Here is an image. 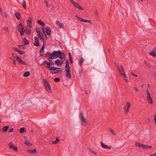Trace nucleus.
I'll return each instance as SVG.
<instances>
[{
	"instance_id": "54",
	"label": "nucleus",
	"mask_w": 156,
	"mask_h": 156,
	"mask_svg": "<svg viewBox=\"0 0 156 156\" xmlns=\"http://www.w3.org/2000/svg\"><path fill=\"white\" fill-rule=\"evenodd\" d=\"M14 51H16L17 52H18V51H19V50L18 48H14Z\"/></svg>"
},
{
	"instance_id": "50",
	"label": "nucleus",
	"mask_w": 156,
	"mask_h": 156,
	"mask_svg": "<svg viewBox=\"0 0 156 156\" xmlns=\"http://www.w3.org/2000/svg\"><path fill=\"white\" fill-rule=\"evenodd\" d=\"M131 75H132V76H135V77H137V75H136V74H135V73H131Z\"/></svg>"
},
{
	"instance_id": "22",
	"label": "nucleus",
	"mask_w": 156,
	"mask_h": 156,
	"mask_svg": "<svg viewBox=\"0 0 156 156\" xmlns=\"http://www.w3.org/2000/svg\"><path fill=\"white\" fill-rule=\"evenodd\" d=\"M18 30V31H23L24 30V28L23 27V25L22 23H20L17 27Z\"/></svg>"
},
{
	"instance_id": "16",
	"label": "nucleus",
	"mask_w": 156,
	"mask_h": 156,
	"mask_svg": "<svg viewBox=\"0 0 156 156\" xmlns=\"http://www.w3.org/2000/svg\"><path fill=\"white\" fill-rule=\"evenodd\" d=\"M149 54L152 57H156V47L151 51Z\"/></svg>"
},
{
	"instance_id": "17",
	"label": "nucleus",
	"mask_w": 156,
	"mask_h": 156,
	"mask_svg": "<svg viewBox=\"0 0 156 156\" xmlns=\"http://www.w3.org/2000/svg\"><path fill=\"white\" fill-rule=\"evenodd\" d=\"M16 58L20 63L22 65H24L26 66L27 65L26 63L25 62L22 60L20 57L16 55Z\"/></svg>"
},
{
	"instance_id": "58",
	"label": "nucleus",
	"mask_w": 156,
	"mask_h": 156,
	"mask_svg": "<svg viewBox=\"0 0 156 156\" xmlns=\"http://www.w3.org/2000/svg\"><path fill=\"white\" fill-rule=\"evenodd\" d=\"M91 153L94 154H97L96 152H95L92 151H91Z\"/></svg>"
},
{
	"instance_id": "48",
	"label": "nucleus",
	"mask_w": 156,
	"mask_h": 156,
	"mask_svg": "<svg viewBox=\"0 0 156 156\" xmlns=\"http://www.w3.org/2000/svg\"><path fill=\"white\" fill-rule=\"evenodd\" d=\"M154 120L155 122V123L156 124V114H155L154 115Z\"/></svg>"
},
{
	"instance_id": "40",
	"label": "nucleus",
	"mask_w": 156,
	"mask_h": 156,
	"mask_svg": "<svg viewBox=\"0 0 156 156\" xmlns=\"http://www.w3.org/2000/svg\"><path fill=\"white\" fill-rule=\"evenodd\" d=\"M59 141V140L58 138H56V140L52 142L53 144H57Z\"/></svg>"
},
{
	"instance_id": "55",
	"label": "nucleus",
	"mask_w": 156,
	"mask_h": 156,
	"mask_svg": "<svg viewBox=\"0 0 156 156\" xmlns=\"http://www.w3.org/2000/svg\"><path fill=\"white\" fill-rule=\"evenodd\" d=\"M149 156H156V153L154 154H150Z\"/></svg>"
},
{
	"instance_id": "42",
	"label": "nucleus",
	"mask_w": 156,
	"mask_h": 156,
	"mask_svg": "<svg viewBox=\"0 0 156 156\" xmlns=\"http://www.w3.org/2000/svg\"><path fill=\"white\" fill-rule=\"evenodd\" d=\"M48 60L49 61V63L50 64V66H51V65L54 66V63L52 61V60L50 59V57L49 58Z\"/></svg>"
},
{
	"instance_id": "64",
	"label": "nucleus",
	"mask_w": 156,
	"mask_h": 156,
	"mask_svg": "<svg viewBox=\"0 0 156 156\" xmlns=\"http://www.w3.org/2000/svg\"><path fill=\"white\" fill-rule=\"evenodd\" d=\"M154 76H155V77H156V74H155L154 75Z\"/></svg>"
},
{
	"instance_id": "39",
	"label": "nucleus",
	"mask_w": 156,
	"mask_h": 156,
	"mask_svg": "<svg viewBox=\"0 0 156 156\" xmlns=\"http://www.w3.org/2000/svg\"><path fill=\"white\" fill-rule=\"evenodd\" d=\"M38 36L40 40L44 41V38L41 36V32L38 34Z\"/></svg>"
},
{
	"instance_id": "47",
	"label": "nucleus",
	"mask_w": 156,
	"mask_h": 156,
	"mask_svg": "<svg viewBox=\"0 0 156 156\" xmlns=\"http://www.w3.org/2000/svg\"><path fill=\"white\" fill-rule=\"evenodd\" d=\"M18 52L21 55H23L24 53V52L23 51H21L20 50H19V51H18Z\"/></svg>"
},
{
	"instance_id": "12",
	"label": "nucleus",
	"mask_w": 156,
	"mask_h": 156,
	"mask_svg": "<svg viewBox=\"0 0 156 156\" xmlns=\"http://www.w3.org/2000/svg\"><path fill=\"white\" fill-rule=\"evenodd\" d=\"M56 68H57L55 69H52V70H50L51 71V72L53 74H56L58 73V72L59 73H62V70L61 68H58L56 67Z\"/></svg>"
},
{
	"instance_id": "32",
	"label": "nucleus",
	"mask_w": 156,
	"mask_h": 156,
	"mask_svg": "<svg viewBox=\"0 0 156 156\" xmlns=\"http://www.w3.org/2000/svg\"><path fill=\"white\" fill-rule=\"evenodd\" d=\"M30 73L29 71H27L25 72L23 75V76L25 77H27L30 75Z\"/></svg>"
},
{
	"instance_id": "43",
	"label": "nucleus",
	"mask_w": 156,
	"mask_h": 156,
	"mask_svg": "<svg viewBox=\"0 0 156 156\" xmlns=\"http://www.w3.org/2000/svg\"><path fill=\"white\" fill-rule=\"evenodd\" d=\"M55 82H58L60 81V79L59 78H56L54 79Z\"/></svg>"
},
{
	"instance_id": "46",
	"label": "nucleus",
	"mask_w": 156,
	"mask_h": 156,
	"mask_svg": "<svg viewBox=\"0 0 156 156\" xmlns=\"http://www.w3.org/2000/svg\"><path fill=\"white\" fill-rule=\"evenodd\" d=\"M3 29L5 31L9 32V30L8 28L7 27H4L3 28Z\"/></svg>"
},
{
	"instance_id": "41",
	"label": "nucleus",
	"mask_w": 156,
	"mask_h": 156,
	"mask_svg": "<svg viewBox=\"0 0 156 156\" xmlns=\"http://www.w3.org/2000/svg\"><path fill=\"white\" fill-rule=\"evenodd\" d=\"M25 144L28 146H30L32 145V144L30 143L29 141L26 140L24 143Z\"/></svg>"
},
{
	"instance_id": "25",
	"label": "nucleus",
	"mask_w": 156,
	"mask_h": 156,
	"mask_svg": "<svg viewBox=\"0 0 156 156\" xmlns=\"http://www.w3.org/2000/svg\"><path fill=\"white\" fill-rule=\"evenodd\" d=\"M37 23L40 25L42 26V27H43L45 26L44 23L42 22L41 20H37Z\"/></svg>"
},
{
	"instance_id": "18",
	"label": "nucleus",
	"mask_w": 156,
	"mask_h": 156,
	"mask_svg": "<svg viewBox=\"0 0 156 156\" xmlns=\"http://www.w3.org/2000/svg\"><path fill=\"white\" fill-rule=\"evenodd\" d=\"M43 43L42 45V46L41 47V50L40 51V55L41 56H43L44 53V49L45 48V44L44 41H43Z\"/></svg>"
},
{
	"instance_id": "38",
	"label": "nucleus",
	"mask_w": 156,
	"mask_h": 156,
	"mask_svg": "<svg viewBox=\"0 0 156 156\" xmlns=\"http://www.w3.org/2000/svg\"><path fill=\"white\" fill-rule=\"evenodd\" d=\"M44 2L46 4L47 8H49L51 6V4H49L47 1H45Z\"/></svg>"
},
{
	"instance_id": "51",
	"label": "nucleus",
	"mask_w": 156,
	"mask_h": 156,
	"mask_svg": "<svg viewBox=\"0 0 156 156\" xmlns=\"http://www.w3.org/2000/svg\"><path fill=\"white\" fill-rule=\"evenodd\" d=\"M55 8L54 6H52V7L51 9L53 11H55Z\"/></svg>"
},
{
	"instance_id": "2",
	"label": "nucleus",
	"mask_w": 156,
	"mask_h": 156,
	"mask_svg": "<svg viewBox=\"0 0 156 156\" xmlns=\"http://www.w3.org/2000/svg\"><path fill=\"white\" fill-rule=\"evenodd\" d=\"M42 82L46 90L49 93H51L52 90L48 81L46 79H43Z\"/></svg>"
},
{
	"instance_id": "31",
	"label": "nucleus",
	"mask_w": 156,
	"mask_h": 156,
	"mask_svg": "<svg viewBox=\"0 0 156 156\" xmlns=\"http://www.w3.org/2000/svg\"><path fill=\"white\" fill-rule=\"evenodd\" d=\"M23 44L25 45H28L29 44V41L26 39V38L25 37H24L23 38Z\"/></svg>"
},
{
	"instance_id": "56",
	"label": "nucleus",
	"mask_w": 156,
	"mask_h": 156,
	"mask_svg": "<svg viewBox=\"0 0 156 156\" xmlns=\"http://www.w3.org/2000/svg\"><path fill=\"white\" fill-rule=\"evenodd\" d=\"M94 13L95 14L96 16H97L98 15V12L97 10H96L94 12Z\"/></svg>"
},
{
	"instance_id": "34",
	"label": "nucleus",
	"mask_w": 156,
	"mask_h": 156,
	"mask_svg": "<svg viewBox=\"0 0 156 156\" xmlns=\"http://www.w3.org/2000/svg\"><path fill=\"white\" fill-rule=\"evenodd\" d=\"M8 128H9V127L8 126H4L3 127L2 130V132H4L7 131L8 130Z\"/></svg>"
},
{
	"instance_id": "11",
	"label": "nucleus",
	"mask_w": 156,
	"mask_h": 156,
	"mask_svg": "<svg viewBox=\"0 0 156 156\" xmlns=\"http://www.w3.org/2000/svg\"><path fill=\"white\" fill-rule=\"evenodd\" d=\"M44 63H46L47 66H46V67L49 70H52V69H55L57 68L55 67H51L50 66V64L49 62H48L46 61H44L42 64H41V65H43Z\"/></svg>"
},
{
	"instance_id": "7",
	"label": "nucleus",
	"mask_w": 156,
	"mask_h": 156,
	"mask_svg": "<svg viewBox=\"0 0 156 156\" xmlns=\"http://www.w3.org/2000/svg\"><path fill=\"white\" fill-rule=\"evenodd\" d=\"M131 106V104L130 102H126V105L123 108L124 112L125 114L126 115L128 113Z\"/></svg>"
},
{
	"instance_id": "27",
	"label": "nucleus",
	"mask_w": 156,
	"mask_h": 156,
	"mask_svg": "<svg viewBox=\"0 0 156 156\" xmlns=\"http://www.w3.org/2000/svg\"><path fill=\"white\" fill-rule=\"evenodd\" d=\"M144 62L146 66H147V67L148 68H149L151 67V65L150 63L147 62L145 60H144Z\"/></svg>"
},
{
	"instance_id": "23",
	"label": "nucleus",
	"mask_w": 156,
	"mask_h": 156,
	"mask_svg": "<svg viewBox=\"0 0 156 156\" xmlns=\"http://www.w3.org/2000/svg\"><path fill=\"white\" fill-rule=\"evenodd\" d=\"M101 147L105 149H111V147L109 146H108L107 145H105L103 143L102 141H101Z\"/></svg>"
},
{
	"instance_id": "62",
	"label": "nucleus",
	"mask_w": 156,
	"mask_h": 156,
	"mask_svg": "<svg viewBox=\"0 0 156 156\" xmlns=\"http://www.w3.org/2000/svg\"><path fill=\"white\" fill-rule=\"evenodd\" d=\"M147 119H148V120L149 121H150V119L149 118H148Z\"/></svg>"
},
{
	"instance_id": "6",
	"label": "nucleus",
	"mask_w": 156,
	"mask_h": 156,
	"mask_svg": "<svg viewBox=\"0 0 156 156\" xmlns=\"http://www.w3.org/2000/svg\"><path fill=\"white\" fill-rule=\"evenodd\" d=\"M79 117L80 121L82 122L83 126H86L87 124V122L86 119L83 116V113L82 112H80V113Z\"/></svg>"
},
{
	"instance_id": "13",
	"label": "nucleus",
	"mask_w": 156,
	"mask_h": 156,
	"mask_svg": "<svg viewBox=\"0 0 156 156\" xmlns=\"http://www.w3.org/2000/svg\"><path fill=\"white\" fill-rule=\"evenodd\" d=\"M9 148L10 149H12L15 151H17V147L14 144H12V142H10L9 144Z\"/></svg>"
},
{
	"instance_id": "30",
	"label": "nucleus",
	"mask_w": 156,
	"mask_h": 156,
	"mask_svg": "<svg viewBox=\"0 0 156 156\" xmlns=\"http://www.w3.org/2000/svg\"><path fill=\"white\" fill-rule=\"evenodd\" d=\"M21 5H22V7L24 9H27V6H26V2L25 0H23L22 3Z\"/></svg>"
},
{
	"instance_id": "3",
	"label": "nucleus",
	"mask_w": 156,
	"mask_h": 156,
	"mask_svg": "<svg viewBox=\"0 0 156 156\" xmlns=\"http://www.w3.org/2000/svg\"><path fill=\"white\" fill-rule=\"evenodd\" d=\"M65 68L67 69L65 70V71L66 72V76L69 78L70 79H71V76L70 70V67L69 65V61L68 59H67L66 61Z\"/></svg>"
},
{
	"instance_id": "37",
	"label": "nucleus",
	"mask_w": 156,
	"mask_h": 156,
	"mask_svg": "<svg viewBox=\"0 0 156 156\" xmlns=\"http://www.w3.org/2000/svg\"><path fill=\"white\" fill-rule=\"evenodd\" d=\"M69 58L70 62V63L72 64L73 63V61L72 56L70 53H69Z\"/></svg>"
},
{
	"instance_id": "15",
	"label": "nucleus",
	"mask_w": 156,
	"mask_h": 156,
	"mask_svg": "<svg viewBox=\"0 0 156 156\" xmlns=\"http://www.w3.org/2000/svg\"><path fill=\"white\" fill-rule=\"evenodd\" d=\"M118 68L121 76H122L123 75L125 74L124 68L122 66H121L120 67L118 66Z\"/></svg>"
},
{
	"instance_id": "24",
	"label": "nucleus",
	"mask_w": 156,
	"mask_h": 156,
	"mask_svg": "<svg viewBox=\"0 0 156 156\" xmlns=\"http://www.w3.org/2000/svg\"><path fill=\"white\" fill-rule=\"evenodd\" d=\"M79 64L80 66H81L83 64V63L84 61V59L82 57H81L80 58H79Z\"/></svg>"
},
{
	"instance_id": "26",
	"label": "nucleus",
	"mask_w": 156,
	"mask_h": 156,
	"mask_svg": "<svg viewBox=\"0 0 156 156\" xmlns=\"http://www.w3.org/2000/svg\"><path fill=\"white\" fill-rule=\"evenodd\" d=\"M27 151L28 153L31 154H33L35 153L36 152V149H34L33 150H30L28 149L27 150Z\"/></svg>"
},
{
	"instance_id": "21",
	"label": "nucleus",
	"mask_w": 156,
	"mask_h": 156,
	"mask_svg": "<svg viewBox=\"0 0 156 156\" xmlns=\"http://www.w3.org/2000/svg\"><path fill=\"white\" fill-rule=\"evenodd\" d=\"M55 63L56 65L59 66H61L63 62L62 61L57 59L55 62Z\"/></svg>"
},
{
	"instance_id": "63",
	"label": "nucleus",
	"mask_w": 156,
	"mask_h": 156,
	"mask_svg": "<svg viewBox=\"0 0 156 156\" xmlns=\"http://www.w3.org/2000/svg\"><path fill=\"white\" fill-rule=\"evenodd\" d=\"M1 11H2V9H1V8L0 7V12H1Z\"/></svg>"
},
{
	"instance_id": "45",
	"label": "nucleus",
	"mask_w": 156,
	"mask_h": 156,
	"mask_svg": "<svg viewBox=\"0 0 156 156\" xmlns=\"http://www.w3.org/2000/svg\"><path fill=\"white\" fill-rule=\"evenodd\" d=\"M20 34V35H21V36H23L24 34V33H25V32H24V30H23V31H19Z\"/></svg>"
},
{
	"instance_id": "29",
	"label": "nucleus",
	"mask_w": 156,
	"mask_h": 156,
	"mask_svg": "<svg viewBox=\"0 0 156 156\" xmlns=\"http://www.w3.org/2000/svg\"><path fill=\"white\" fill-rule=\"evenodd\" d=\"M15 16L16 17L17 20H19L21 17V15L20 13L19 12H16L15 13Z\"/></svg>"
},
{
	"instance_id": "52",
	"label": "nucleus",
	"mask_w": 156,
	"mask_h": 156,
	"mask_svg": "<svg viewBox=\"0 0 156 156\" xmlns=\"http://www.w3.org/2000/svg\"><path fill=\"white\" fill-rule=\"evenodd\" d=\"M11 59L13 61V64L14 65H16V61L12 59Z\"/></svg>"
},
{
	"instance_id": "10",
	"label": "nucleus",
	"mask_w": 156,
	"mask_h": 156,
	"mask_svg": "<svg viewBox=\"0 0 156 156\" xmlns=\"http://www.w3.org/2000/svg\"><path fill=\"white\" fill-rule=\"evenodd\" d=\"M75 16L76 17H77L78 19L81 22H85V23H88L90 24H92V22L90 20H87L86 19H83L82 18L78 16L77 15H76Z\"/></svg>"
},
{
	"instance_id": "19",
	"label": "nucleus",
	"mask_w": 156,
	"mask_h": 156,
	"mask_svg": "<svg viewBox=\"0 0 156 156\" xmlns=\"http://www.w3.org/2000/svg\"><path fill=\"white\" fill-rule=\"evenodd\" d=\"M55 23L56 25L59 28L62 29L63 28L64 26L63 23H60L58 20H57Z\"/></svg>"
},
{
	"instance_id": "61",
	"label": "nucleus",
	"mask_w": 156,
	"mask_h": 156,
	"mask_svg": "<svg viewBox=\"0 0 156 156\" xmlns=\"http://www.w3.org/2000/svg\"><path fill=\"white\" fill-rule=\"evenodd\" d=\"M147 86H148V87H150V85H149V84H147Z\"/></svg>"
},
{
	"instance_id": "33",
	"label": "nucleus",
	"mask_w": 156,
	"mask_h": 156,
	"mask_svg": "<svg viewBox=\"0 0 156 156\" xmlns=\"http://www.w3.org/2000/svg\"><path fill=\"white\" fill-rule=\"evenodd\" d=\"M122 76H123L124 79L126 82H129V80L128 79V77L125 73V74L123 75Z\"/></svg>"
},
{
	"instance_id": "1",
	"label": "nucleus",
	"mask_w": 156,
	"mask_h": 156,
	"mask_svg": "<svg viewBox=\"0 0 156 156\" xmlns=\"http://www.w3.org/2000/svg\"><path fill=\"white\" fill-rule=\"evenodd\" d=\"M50 58L51 60L59 58L62 61L65 60V55L64 52H62L60 51H54L50 54Z\"/></svg>"
},
{
	"instance_id": "60",
	"label": "nucleus",
	"mask_w": 156,
	"mask_h": 156,
	"mask_svg": "<svg viewBox=\"0 0 156 156\" xmlns=\"http://www.w3.org/2000/svg\"><path fill=\"white\" fill-rule=\"evenodd\" d=\"M3 16L5 18H6L7 17V15L6 14H5Z\"/></svg>"
},
{
	"instance_id": "20",
	"label": "nucleus",
	"mask_w": 156,
	"mask_h": 156,
	"mask_svg": "<svg viewBox=\"0 0 156 156\" xmlns=\"http://www.w3.org/2000/svg\"><path fill=\"white\" fill-rule=\"evenodd\" d=\"M34 45L37 47L39 46L40 43L38 38L36 37H34V41L33 42Z\"/></svg>"
},
{
	"instance_id": "9",
	"label": "nucleus",
	"mask_w": 156,
	"mask_h": 156,
	"mask_svg": "<svg viewBox=\"0 0 156 156\" xmlns=\"http://www.w3.org/2000/svg\"><path fill=\"white\" fill-rule=\"evenodd\" d=\"M72 5L75 8L80 10H83L84 9L78 3L76 2L73 0H69Z\"/></svg>"
},
{
	"instance_id": "14",
	"label": "nucleus",
	"mask_w": 156,
	"mask_h": 156,
	"mask_svg": "<svg viewBox=\"0 0 156 156\" xmlns=\"http://www.w3.org/2000/svg\"><path fill=\"white\" fill-rule=\"evenodd\" d=\"M32 20L31 17H29L28 19L27 20V26L30 28H31L32 26Z\"/></svg>"
},
{
	"instance_id": "44",
	"label": "nucleus",
	"mask_w": 156,
	"mask_h": 156,
	"mask_svg": "<svg viewBox=\"0 0 156 156\" xmlns=\"http://www.w3.org/2000/svg\"><path fill=\"white\" fill-rule=\"evenodd\" d=\"M36 30L38 34L41 32L40 31V29L38 27L36 28Z\"/></svg>"
},
{
	"instance_id": "57",
	"label": "nucleus",
	"mask_w": 156,
	"mask_h": 156,
	"mask_svg": "<svg viewBox=\"0 0 156 156\" xmlns=\"http://www.w3.org/2000/svg\"><path fill=\"white\" fill-rule=\"evenodd\" d=\"M18 47L20 48H22L23 47V45H18Z\"/></svg>"
},
{
	"instance_id": "35",
	"label": "nucleus",
	"mask_w": 156,
	"mask_h": 156,
	"mask_svg": "<svg viewBox=\"0 0 156 156\" xmlns=\"http://www.w3.org/2000/svg\"><path fill=\"white\" fill-rule=\"evenodd\" d=\"M25 129L24 127H21L19 130V132L20 133H23L25 132Z\"/></svg>"
},
{
	"instance_id": "8",
	"label": "nucleus",
	"mask_w": 156,
	"mask_h": 156,
	"mask_svg": "<svg viewBox=\"0 0 156 156\" xmlns=\"http://www.w3.org/2000/svg\"><path fill=\"white\" fill-rule=\"evenodd\" d=\"M41 30L44 34L46 37L45 33L48 35H50L51 32V30L49 27H47L44 28L43 27H41Z\"/></svg>"
},
{
	"instance_id": "49",
	"label": "nucleus",
	"mask_w": 156,
	"mask_h": 156,
	"mask_svg": "<svg viewBox=\"0 0 156 156\" xmlns=\"http://www.w3.org/2000/svg\"><path fill=\"white\" fill-rule=\"evenodd\" d=\"M133 88L136 91V92L138 91V89L136 87H133Z\"/></svg>"
},
{
	"instance_id": "36",
	"label": "nucleus",
	"mask_w": 156,
	"mask_h": 156,
	"mask_svg": "<svg viewBox=\"0 0 156 156\" xmlns=\"http://www.w3.org/2000/svg\"><path fill=\"white\" fill-rule=\"evenodd\" d=\"M108 129H109V131H110V132L112 134H113L114 135H115V132L113 130V129L112 128H110Z\"/></svg>"
},
{
	"instance_id": "5",
	"label": "nucleus",
	"mask_w": 156,
	"mask_h": 156,
	"mask_svg": "<svg viewBox=\"0 0 156 156\" xmlns=\"http://www.w3.org/2000/svg\"><path fill=\"white\" fill-rule=\"evenodd\" d=\"M147 100L148 104L150 105H153V101L151 95L148 89L147 90Z\"/></svg>"
},
{
	"instance_id": "4",
	"label": "nucleus",
	"mask_w": 156,
	"mask_h": 156,
	"mask_svg": "<svg viewBox=\"0 0 156 156\" xmlns=\"http://www.w3.org/2000/svg\"><path fill=\"white\" fill-rule=\"evenodd\" d=\"M135 145L136 147L142 148L144 149H151L152 148V147L151 146L141 144L138 142H135Z\"/></svg>"
},
{
	"instance_id": "59",
	"label": "nucleus",
	"mask_w": 156,
	"mask_h": 156,
	"mask_svg": "<svg viewBox=\"0 0 156 156\" xmlns=\"http://www.w3.org/2000/svg\"><path fill=\"white\" fill-rule=\"evenodd\" d=\"M12 56L13 58H16V55L15 56L14 53H12Z\"/></svg>"
},
{
	"instance_id": "28",
	"label": "nucleus",
	"mask_w": 156,
	"mask_h": 156,
	"mask_svg": "<svg viewBox=\"0 0 156 156\" xmlns=\"http://www.w3.org/2000/svg\"><path fill=\"white\" fill-rule=\"evenodd\" d=\"M24 32L27 34H28V35H30V34L31 30L30 29H28L27 28H26L25 29H24Z\"/></svg>"
},
{
	"instance_id": "53",
	"label": "nucleus",
	"mask_w": 156,
	"mask_h": 156,
	"mask_svg": "<svg viewBox=\"0 0 156 156\" xmlns=\"http://www.w3.org/2000/svg\"><path fill=\"white\" fill-rule=\"evenodd\" d=\"M13 128H11L9 130V132L10 133L13 132Z\"/></svg>"
}]
</instances>
